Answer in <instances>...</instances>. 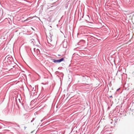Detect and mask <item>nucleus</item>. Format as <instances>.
Instances as JSON below:
<instances>
[{
	"label": "nucleus",
	"mask_w": 134,
	"mask_h": 134,
	"mask_svg": "<svg viewBox=\"0 0 134 134\" xmlns=\"http://www.w3.org/2000/svg\"><path fill=\"white\" fill-rule=\"evenodd\" d=\"M5 60H7L8 63L14 62L13 58L10 55H8L5 57Z\"/></svg>",
	"instance_id": "nucleus-1"
},
{
	"label": "nucleus",
	"mask_w": 134,
	"mask_h": 134,
	"mask_svg": "<svg viewBox=\"0 0 134 134\" xmlns=\"http://www.w3.org/2000/svg\"><path fill=\"white\" fill-rule=\"evenodd\" d=\"M52 62L56 63H59L64 60V58H62L59 59H52Z\"/></svg>",
	"instance_id": "nucleus-2"
},
{
	"label": "nucleus",
	"mask_w": 134,
	"mask_h": 134,
	"mask_svg": "<svg viewBox=\"0 0 134 134\" xmlns=\"http://www.w3.org/2000/svg\"><path fill=\"white\" fill-rule=\"evenodd\" d=\"M90 38H91L92 40L93 41L94 40H97V38H95L93 36H91L90 37H88L87 38L88 40H90Z\"/></svg>",
	"instance_id": "nucleus-3"
},
{
	"label": "nucleus",
	"mask_w": 134,
	"mask_h": 134,
	"mask_svg": "<svg viewBox=\"0 0 134 134\" xmlns=\"http://www.w3.org/2000/svg\"><path fill=\"white\" fill-rule=\"evenodd\" d=\"M47 39L48 42V43H50L49 42H52V37H50V38H47Z\"/></svg>",
	"instance_id": "nucleus-4"
},
{
	"label": "nucleus",
	"mask_w": 134,
	"mask_h": 134,
	"mask_svg": "<svg viewBox=\"0 0 134 134\" xmlns=\"http://www.w3.org/2000/svg\"><path fill=\"white\" fill-rule=\"evenodd\" d=\"M34 50L35 52H37V54H39V53H40V51L39 49H37L36 50L35 48H34Z\"/></svg>",
	"instance_id": "nucleus-5"
},
{
	"label": "nucleus",
	"mask_w": 134,
	"mask_h": 134,
	"mask_svg": "<svg viewBox=\"0 0 134 134\" xmlns=\"http://www.w3.org/2000/svg\"><path fill=\"white\" fill-rule=\"evenodd\" d=\"M85 42V41L83 40H81L80 41V42H79L78 43V45H80V43L81 42Z\"/></svg>",
	"instance_id": "nucleus-6"
},
{
	"label": "nucleus",
	"mask_w": 134,
	"mask_h": 134,
	"mask_svg": "<svg viewBox=\"0 0 134 134\" xmlns=\"http://www.w3.org/2000/svg\"><path fill=\"white\" fill-rule=\"evenodd\" d=\"M16 103L17 104H18L19 103H21V101H20V99H18V100L16 99Z\"/></svg>",
	"instance_id": "nucleus-7"
},
{
	"label": "nucleus",
	"mask_w": 134,
	"mask_h": 134,
	"mask_svg": "<svg viewBox=\"0 0 134 134\" xmlns=\"http://www.w3.org/2000/svg\"><path fill=\"white\" fill-rule=\"evenodd\" d=\"M35 120V119L34 118H33L32 119V120H31V122H32Z\"/></svg>",
	"instance_id": "nucleus-8"
},
{
	"label": "nucleus",
	"mask_w": 134,
	"mask_h": 134,
	"mask_svg": "<svg viewBox=\"0 0 134 134\" xmlns=\"http://www.w3.org/2000/svg\"><path fill=\"white\" fill-rule=\"evenodd\" d=\"M119 90H120V88L118 89L116 91H118Z\"/></svg>",
	"instance_id": "nucleus-9"
},
{
	"label": "nucleus",
	"mask_w": 134,
	"mask_h": 134,
	"mask_svg": "<svg viewBox=\"0 0 134 134\" xmlns=\"http://www.w3.org/2000/svg\"><path fill=\"white\" fill-rule=\"evenodd\" d=\"M110 98H113V96H109Z\"/></svg>",
	"instance_id": "nucleus-10"
},
{
	"label": "nucleus",
	"mask_w": 134,
	"mask_h": 134,
	"mask_svg": "<svg viewBox=\"0 0 134 134\" xmlns=\"http://www.w3.org/2000/svg\"><path fill=\"white\" fill-rule=\"evenodd\" d=\"M65 43V42H63V44H64V43Z\"/></svg>",
	"instance_id": "nucleus-11"
},
{
	"label": "nucleus",
	"mask_w": 134,
	"mask_h": 134,
	"mask_svg": "<svg viewBox=\"0 0 134 134\" xmlns=\"http://www.w3.org/2000/svg\"><path fill=\"white\" fill-rule=\"evenodd\" d=\"M58 56H60V55H58Z\"/></svg>",
	"instance_id": "nucleus-12"
},
{
	"label": "nucleus",
	"mask_w": 134,
	"mask_h": 134,
	"mask_svg": "<svg viewBox=\"0 0 134 134\" xmlns=\"http://www.w3.org/2000/svg\"><path fill=\"white\" fill-rule=\"evenodd\" d=\"M88 17L89 18V16H88Z\"/></svg>",
	"instance_id": "nucleus-13"
}]
</instances>
